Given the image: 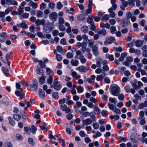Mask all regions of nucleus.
<instances>
[{"mask_svg":"<svg viewBox=\"0 0 147 147\" xmlns=\"http://www.w3.org/2000/svg\"><path fill=\"white\" fill-rule=\"evenodd\" d=\"M106 30L104 29H102V30H99L98 32V33L99 34H102L103 36H105L106 34Z\"/></svg>","mask_w":147,"mask_h":147,"instance_id":"36","label":"nucleus"},{"mask_svg":"<svg viewBox=\"0 0 147 147\" xmlns=\"http://www.w3.org/2000/svg\"><path fill=\"white\" fill-rule=\"evenodd\" d=\"M115 41V38L113 37H108L106 38V40L104 42V44L107 46L108 44H110Z\"/></svg>","mask_w":147,"mask_h":147,"instance_id":"4","label":"nucleus"},{"mask_svg":"<svg viewBox=\"0 0 147 147\" xmlns=\"http://www.w3.org/2000/svg\"><path fill=\"white\" fill-rule=\"evenodd\" d=\"M113 111L118 114H121V111L120 109L116 108H115V109Z\"/></svg>","mask_w":147,"mask_h":147,"instance_id":"55","label":"nucleus"},{"mask_svg":"<svg viewBox=\"0 0 147 147\" xmlns=\"http://www.w3.org/2000/svg\"><path fill=\"white\" fill-rule=\"evenodd\" d=\"M102 60L100 59H99L97 60L96 61V65H97V66L98 67H100V65L102 63Z\"/></svg>","mask_w":147,"mask_h":147,"instance_id":"37","label":"nucleus"},{"mask_svg":"<svg viewBox=\"0 0 147 147\" xmlns=\"http://www.w3.org/2000/svg\"><path fill=\"white\" fill-rule=\"evenodd\" d=\"M21 27L24 29L27 28L28 27L27 25L26 24V22L23 21L21 24Z\"/></svg>","mask_w":147,"mask_h":147,"instance_id":"28","label":"nucleus"},{"mask_svg":"<svg viewBox=\"0 0 147 147\" xmlns=\"http://www.w3.org/2000/svg\"><path fill=\"white\" fill-rule=\"evenodd\" d=\"M108 114V112L106 111H102L101 112V114L103 117H105L107 116Z\"/></svg>","mask_w":147,"mask_h":147,"instance_id":"43","label":"nucleus"},{"mask_svg":"<svg viewBox=\"0 0 147 147\" xmlns=\"http://www.w3.org/2000/svg\"><path fill=\"white\" fill-rule=\"evenodd\" d=\"M109 18V15L107 14H106L104 15V16L102 17V20L103 19L105 20H108Z\"/></svg>","mask_w":147,"mask_h":147,"instance_id":"61","label":"nucleus"},{"mask_svg":"<svg viewBox=\"0 0 147 147\" xmlns=\"http://www.w3.org/2000/svg\"><path fill=\"white\" fill-rule=\"evenodd\" d=\"M81 30L84 33H87L88 32V28L87 26H84L82 27Z\"/></svg>","mask_w":147,"mask_h":147,"instance_id":"23","label":"nucleus"},{"mask_svg":"<svg viewBox=\"0 0 147 147\" xmlns=\"http://www.w3.org/2000/svg\"><path fill=\"white\" fill-rule=\"evenodd\" d=\"M70 63L72 66H76L78 64L79 61L77 60H74L72 59L71 60Z\"/></svg>","mask_w":147,"mask_h":147,"instance_id":"15","label":"nucleus"},{"mask_svg":"<svg viewBox=\"0 0 147 147\" xmlns=\"http://www.w3.org/2000/svg\"><path fill=\"white\" fill-rule=\"evenodd\" d=\"M146 23V21L145 20L143 19L141 20L140 23V24L142 26H144L145 24Z\"/></svg>","mask_w":147,"mask_h":147,"instance_id":"62","label":"nucleus"},{"mask_svg":"<svg viewBox=\"0 0 147 147\" xmlns=\"http://www.w3.org/2000/svg\"><path fill=\"white\" fill-rule=\"evenodd\" d=\"M16 139L22 141L23 140V137L19 134H16Z\"/></svg>","mask_w":147,"mask_h":147,"instance_id":"26","label":"nucleus"},{"mask_svg":"<svg viewBox=\"0 0 147 147\" xmlns=\"http://www.w3.org/2000/svg\"><path fill=\"white\" fill-rule=\"evenodd\" d=\"M9 122L10 125L12 126H13L15 124V121L13 120L12 117H8Z\"/></svg>","mask_w":147,"mask_h":147,"instance_id":"24","label":"nucleus"},{"mask_svg":"<svg viewBox=\"0 0 147 147\" xmlns=\"http://www.w3.org/2000/svg\"><path fill=\"white\" fill-rule=\"evenodd\" d=\"M15 94L17 96H19L20 98H23L24 97L25 94L24 93L20 94V92H17V91L15 92Z\"/></svg>","mask_w":147,"mask_h":147,"instance_id":"25","label":"nucleus"},{"mask_svg":"<svg viewBox=\"0 0 147 147\" xmlns=\"http://www.w3.org/2000/svg\"><path fill=\"white\" fill-rule=\"evenodd\" d=\"M99 124L97 122L94 123L93 125V127L94 129H97L98 128Z\"/></svg>","mask_w":147,"mask_h":147,"instance_id":"50","label":"nucleus"},{"mask_svg":"<svg viewBox=\"0 0 147 147\" xmlns=\"http://www.w3.org/2000/svg\"><path fill=\"white\" fill-rule=\"evenodd\" d=\"M94 109L95 111L97 114L99 115L100 113V110L97 105H95L94 106Z\"/></svg>","mask_w":147,"mask_h":147,"instance_id":"14","label":"nucleus"},{"mask_svg":"<svg viewBox=\"0 0 147 147\" xmlns=\"http://www.w3.org/2000/svg\"><path fill=\"white\" fill-rule=\"evenodd\" d=\"M53 29L52 26L49 22L44 24L43 26V30L44 32L47 33L51 32Z\"/></svg>","mask_w":147,"mask_h":147,"instance_id":"3","label":"nucleus"},{"mask_svg":"<svg viewBox=\"0 0 147 147\" xmlns=\"http://www.w3.org/2000/svg\"><path fill=\"white\" fill-rule=\"evenodd\" d=\"M143 44V42L142 40H137L136 42V45L137 47H141Z\"/></svg>","mask_w":147,"mask_h":147,"instance_id":"16","label":"nucleus"},{"mask_svg":"<svg viewBox=\"0 0 147 147\" xmlns=\"http://www.w3.org/2000/svg\"><path fill=\"white\" fill-rule=\"evenodd\" d=\"M37 129L36 127L33 125H32L31 127L29 128V130L30 131H32L33 132V134H34L35 131H36Z\"/></svg>","mask_w":147,"mask_h":147,"instance_id":"39","label":"nucleus"},{"mask_svg":"<svg viewBox=\"0 0 147 147\" xmlns=\"http://www.w3.org/2000/svg\"><path fill=\"white\" fill-rule=\"evenodd\" d=\"M130 83L132 85L133 87L135 89H138L140 88V87H139V86H138L136 84V83H132V82H131Z\"/></svg>","mask_w":147,"mask_h":147,"instance_id":"33","label":"nucleus"},{"mask_svg":"<svg viewBox=\"0 0 147 147\" xmlns=\"http://www.w3.org/2000/svg\"><path fill=\"white\" fill-rule=\"evenodd\" d=\"M63 5L61 2H59L57 3V7L58 9H61L63 7Z\"/></svg>","mask_w":147,"mask_h":147,"instance_id":"41","label":"nucleus"},{"mask_svg":"<svg viewBox=\"0 0 147 147\" xmlns=\"http://www.w3.org/2000/svg\"><path fill=\"white\" fill-rule=\"evenodd\" d=\"M42 68V67H40L38 66H37L36 69V72L37 74L38 75L44 76V74H42V72L40 70Z\"/></svg>","mask_w":147,"mask_h":147,"instance_id":"17","label":"nucleus"},{"mask_svg":"<svg viewBox=\"0 0 147 147\" xmlns=\"http://www.w3.org/2000/svg\"><path fill=\"white\" fill-rule=\"evenodd\" d=\"M53 77L51 76H50L47 79V82L49 84H51L53 82Z\"/></svg>","mask_w":147,"mask_h":147,"instance_id":"30","label":"nucleus"},{"mask_svg":"<svg viewBox=\"0 0 147 147\" xmlns=\"http://www.w3.org/2000/svg\"><path fill=\"white\" fill-rule=\"evenodd\" d=\"M77 91L79 93H81L83 92L84 89L82 87L79 86L77 88Z\"/></svg>","mask_w":147,"mask_h":147,"instance_id":"29","label":"nucleus"},{"mask_svg":"<svg viewBox=\"0 0 147 147\" xmlns=\"http://www.w3.org/2000/svg\"><path fill=\"white\" fill-rule=\"evenodd\" d=\"M66 57L68 59H71L73 57V54L71 53H67L66 54Z\"/></svg>","mask_w":147,"mask_h":147,"instance_id":"42","label":"nucleus"},{"mask_svg":"<svg viewBox=\"0 0 147 147\" xmlns=\"http://www.w3.org/2000/svg\"><path fill=\"white\" fill-rule=\"evenodd\" d=\"M120 89L119 86L117 85L113 86L111 89L112 94L115 96H118L119 93Z\"/></svg>","mask_w":147,"mask_h":147,"instance_id":"2","label":"nucleus"},{"mask_svg":"<svg viewBox=\"0 0 147 147\" xmlns=\"http://www.w3.org/2000/svg\"><path fill=\"white\" fill-rule=\"evenodd\" d=\"M72 129V127L71 125H70V128L67 127L66 128V131L67 133L69 134H71V130Z\"/></svg>","mask_w":147,"mask_h":147,"instance_id":"40","label":"nucleus"},{"mask_svg":"<svg viewBox=\"0 0 147 147\" xmlns=\"http://www.w3.org/2000/svg\"><path fill=\"white\" fill-rule=\"evenodd\" d=\"M118 68L119 70H120V73L122 74L123 72L125 70V69L126 68L125 67H118Z\"/></svg>","mask_w":147,"mask_h":147,"instance_id":"51","label":"nucleus"},{"mask_svg":"<svg viewBox=\"0 0 147 147\" xmlns=\"http://www.w3.org/2000/svg\"><path fill=\"white\" fill-rule=\"evenodd\" d=\"M45 81V78L43 76H41L39 78V82L41 84H43Z\"/></svg>","mask_w":147,"mask_h":147,"instance_id":"27","label":"nucleus"},{"mask_svg":"<svg viewBox=\"0 0 147 147\" xmlns=\"http://www.w3.org/2000/svg\"><path fill=\"white\" fill-rule=\"evenodd\" d=\"M77 69L80 72H86L90 69V68L89 67L87 68L84 66H81L78 67Z\"/></svg>","mask_w":147,"mask_h":147,"instance_id":"9","label":"nucleus"},{"mask_svg":"<svg viewBox=\"0 0 147 147\" xmlns=\"http://www.w3.org/2000/svg\"><path fill=\"white\" fill-rule=\"evenodd\" d=\"M66 99L65 98H63L62 99H60L59 101V104H64L65 103Z\"/></svg>","mask_w":147,"mask_h":147,"instance_id":"52","label":"nucleus"},{"mask_svg":"<svg viewBox=\"0 0 147 147\" xmlns=\"http://www.w3.org/2000/svg\"><path fill=\"white\" fill-rule=\"evenodd\" d=\"M90 101L94 103H96L98 102L97 100L95 98L93 97H90Z\"/></svg>","mask_w":147,"mask_h":147,"instance_id":"57","label":"nucleus"},{"mask_svg":"<svg viewBox=\"0 0 147 147\" xmlns=\"http://www.w3.org/2000/svg\"><path fill=\"white\" fill-rule=\"evenodd\" d=\"M92 8L89 7L86 10V12H85V14L87 15L88 14L90 13L92 11Z\"/></svg>","mask_w":147,"mask_h":147,"instance_id":"47","label":"nucleus"},{"mask_svg":"<svg viewBox=\"0 0 147 147\" xmlns=\"http://www.w3.org/2000/svg\"><path fill=\"white\" fill-rule=\"evenodd\" d=\"M92 51L93 52V54L95 56H97L98 54V47L96 45H93L92 47Z\"/></svg>","mask_w":147,"mask_h":147,"instance_id":"10","label":"nucleus"},{"mask_svg":"<svg viewBox=\"0 0 147 147\" xmlns=\"http://www.w3.org/2000/svg\"><path fill=\"white\" fill-rule=\"evenodd\" d=\"M57 14L56 12H53L50 13L49 15V18L50 20L54 22L57 20Z\"/></svg>","mask_w":147,"mask_h":147,"instance_id":"7","label":"nucleus"},{"mask_svg":"<svg viewBox=\"0 0 147 147\" xmlns=\"http://www.w3.org/2000/svg\"><path fill=\"white\" fill-rule=\"evenodd\" d=\"M43 12L41 11H38L37 13L36 16L38 18L42 17V16Z\"/></svg>","mask_w":147,"mask_h":147,"instance_id":"35","label":"nucleus"},{"mask_svg":"<svg viewBox=\"0 0 147 147\" xmlns=\"http://www.w3.org/2000/svg\"><path fill=\"white\" fill-rule=\"evenodd\" d=\"M132 16L131 13L129 12H127L126 13L127 18L129 19Z\"/></svg>","mask_w":147,"mask_h":147,"instance_id":"63","label":"nucleus"},{"mask_svg":"<svg viewBox=\"0 0 147 147\" xmlns=\"http://www.w3.org/2000/svg\"><path fill=\"white\" fill-rule=\"evenodd\" d=\"M79 59H80L81 63L82 64H84L86 62V59L85 58L83 55H80L79 57Z\"/></svg>","mask_w":147,"mask_h":147,"instance_id":"13","label":"nucleus"},{"mask_svg":"<svg viewBox=\"0 0 147 147\" xmlns=\"http://www.w3.org/2000/svg\"><path fill=\"white\" fill-rule=\"evenodd\" d=\"M1 69L3 72L6 76L9 75V69L5 67H2Z\"/></svg>","mask_w":147,"mask_h":147,"instance_id":"12","label":"nucleus"},{"mask_svg":"<svg viewBox=\"0 0 147 147\" xmlns=\"http://www.w3.org/2000/svg\"><path fill=\"white\" fill-rule=\"evenodd\" d=\"M45 92L42 89H40L39 92V94L40 96L42 98H44L45 97Z\"/></svg>","mask_w":147,"mask_h":147,"instance_id":"18","label":"nucleus"},{"mask_svg":"<svg viewBox=\"0 0 147 147\" xmlns=\"http://www.w3.org/2000/svg\"><path fill=\"white\" fill-rule=\"evenodd\" d=\"M105 57L106 58L109 59L111 61H113L114 60L113 56L112 55H109V54L107 53Z\"/></svg>","mask_w":147,"mask_h":147,"instance_id":"20","label":"nucleus"},{"mask_svg":"<svg viewBox=\"0 0 147 147\" xmlns=\"http://www.w3.org/2000/svg\"><path fill=\"white\" fill-rule=\"evenodd\" d=\"M39 63L40 66L41 67H42V68H46V66L44 64V63L42 60H40L39 61Z\"/></svg>","mask_w":147,"mask_h":147,"instance_id":"38","label":"nucleus"},{"mask_svg":"<svg viewBox=\"0 0 147 147\" xmlns=\"http://www.w3.org/2000/svg\"><path fill=\"white\" fill-rule=\"evenodd\" d=\"M29 5L32 6L33 8L34 9L36 8L37 6V4L36 3L32 1L29 3Z\"/></svg>","mask_w":147,"mask_h":147,"instance_id":"22","label":"nucleus"},{"mask_svg":"<svg viewBox=\"0 0 147 147\" xmlns=\"http://www.w3.org/2000/svg\"><path fill=\"white\" fill-rule=\"evenodd\" d=\"M24 7L21 6H19L18 9V13L19 15H21L24 12Z\"/></svg>","mask_w":147,"mask_h":147,"instance_id":"19","label":"nucleus"},{"mask_svg":"<svg viewBox=\"0 0 147 147\" xmlns=\"http://www.w3.org/2000/svg\"><path fill=\"white\" fill-rule=\"evenodd\" d=\"M80 135L82 137H85L86 136V134L84 131H80Z\"/></svg>","mask_w":147,"mask_h":147,"instance_id":"64","label":"nucleus"},{"mask_svg":"<svg viewBox=\"0 0 147 147\" xmlns=\"http://www.w3.org/2000/svg\"><path fill=\"white\" fill-rule=\"evenodd\" d=\"M87 22L88 23L90 24H91V23L94 22L93 21V19L91 17H88L87 19Z\"/></svg>","mask_w":147,"mask_h":147,"instance_id":"53","label":"nucleus"},{"mask_svg":"<svg viewBox=\"0 0 147 147\" xmlns=\"http://www.w3.org/2000/svg\"><path fill=\"white\" fill-rule=\"evenodd\" d=\"M45 22V20L42 19L41 20L38 19L35 21V23L36 26H39L40 25H44Z\"/></svg>","mask_w":147,"mask_h":147,"instance_id":"8","label":"nucleus"},{"mask_svg":"<svg viewBox=\"0 0 147 147\" xmlns=\"http://www.w3.org/2000/svg\"><path fill=\"white\" fill-rule=\"evenodd\" d=\"M118 139L120 141L122 140L123 142H125L127 141V138L126 137L124 138L123 137L120 136L118 137Z\"/></svg>","mask_w":147,"mask_h":147,"instance_id":"44","label":"nucleus"},{"mask_svg":"<svg viewBox=\"0 0 147 147\" xmlns=\"http://www.w3.org/2000/svg\"><path fill=\"white\" fill-rule=\"evenodd\" d=\"M56 58L58 61H60L62 60V57L61 55L58 54H57L56 55Z\"/></svg>","mask_w":147,"mask_h":147,"instance_id":"31","label":"nucleus"},{"mask_svg":"<svg viewBox=\"0 0 147 147\" xmlns=\"http://www.w3.org/2000/svg\"><path fill=\"white\" fill-rule=\"evenodd\" d=\"M128 4L129 6H132V7H134L135 5V4L130 0L128 1Z\"/></svg>","mask_w":147,"mask_h":147,"instance_id":"60","label":"nucleus"},{"mask_svg":"<svg viewBox=\"0 0 147 147\" xmlns=\"http://www.w3.org/2000/svg\"><path fill=\"white\" fill-rule=\"evenodd\" d=\"M129 23V19L125 18L121 20L120 25L122 26V28H124L125 26H127Z\"/></svg>","mask_w":147,"mask_h":147,"instance_id":"5","label":"nucleus"},{"mask_svg":"<svg viewBox=\"0 0 147 147\" xmlns=\"http://www.w3.org/2000/svg\"><path fill=\"white\" fill-rule=\"evenodd\" d=\"M92 121L90 118H87L86 120H84L82 121V123L83 125H90L92 123Z\"/></svg>","mask_w":147,"mask_h":147,"instance_id":"11","label":"nucleus"},{"mask_svg":"<svg viewBox=\"0 0 147 147\" xmlns=\"http://www.w3.org/2000/svg\"><path fill=\"white\" fill-rule=\"evenodd\" d=\"M109 101L111 103H113L114 104H116L117 101L115 98H110L109 99Z\"/></svg>","mask_w":147,"mask_h":147,"instance_id":"58","label":"nucleus"},{"mask_svg":"<svg viewBox=\"0 0 147 147\" xmlns=\"http://www.w3.org/2000/svg\"><path fill=\"white\" fill-rule=\"evenodd\" d=\"M111 32L112 34H114L116 30V28L115 27L112 26L110 28Z\"/></svg>","mask_w":147,"mask_h":147,"instance_id":"59","label":"nucleus"},{"mask_svg":"<svg viewBox=\"0 0 147 147\" xmlns=\"http://www.w3.org/2000/svg\"><path fill=\"white\" fill-rule=\"evenodd\" d=\"M64 20L63 18H60L59 19V25H62L64 23Z\"/></svg>","mask_w":147,"mask_h":147,"instance_id":"48","label":"nucleus"},{"mask_svg":"<svg viewBox=\"0 0 147 147\" xmlns=\"http://www.w3.org/2000/svg\"><path fill=\"white\" fill-rule=\"evenodd\" d=\"M108 106L110 109L112 110L113 111H114V106L113 104L109 103L108 104Z\"/></svg>","mask_w":147,"mask_h":147,"instance_id":"49","label":"nucleus"},{"mask_svg":"<svg viewBox=\"0 0 147 147\" xmlns=\"http://www.w3.org/2000/svg\"><path fill=\"white\" fill-rule=\"evenodd\" d=\"M28 142L29 144L32 145H34L35 144V142L33 140V139L32 138H29L28 139Z\"/></svg>","mask_w":147,"mask_h":147,"instance_id":"32","label":"nucleus"},{"mask_svg":"<svg viewBox=\"0 0 147 147\" xmlns=\"http://www.w3.org/2000/svg\"><path fill=\"white\" fill-rule=\"evenodd\" d=\"M59 30L60 31H64L65 30V26L62 25H59Z\"/></svg>","mask_w":147,"mask_h":147,"instance_id":"45","label":"nucleus"},{"mask_svg":"<svg viewBox=\"0 0 147 147\" xmlns=\"http://www.w3.org/2000/svg\"><path fill=\"white\" fill-rule=\"evenodd\" d=\"M88 43V45L89 47H92V46H93V45L94 43V41L93 40V39H92L89 40Z\"/></svg>","mask_w":147,"mask_h":147,"instance_id":"34","label":"nucleus"},{"mask_svg":"<svg viewBox=\"0 0 147 147\" xmlns=\"http://www.w3.org/2000/svg\"><path fill=\"white\" fill-rule=\"evenodd\" d=\"M38 83L36 80L34 79L33 80V84L30 85V87L33 91H36L38 89Z\"/></svg>","mask_w":147,"mask_h":147,"instance_id":"6","label":"nucleus"},{"mask_svg":"<svg viewBox=\"0 0 147 147\" xmlns=\"http://www.w3.org/2000/svg\"><path fill=\"white\" fill-rule=\"evenodd\" d=\"M73 116L71 113H69L67 115L66 117L67 119L69 120H71L73 118Z\"/></svg>","mask_w":147,"mask_h":147,"instance_id":"56","label":"nucleus"},{"mask_svg":"<svg viewBox=\"0 0 147 147\" xmlns=\"http://www.w3.org/2000/svg\"><path fill=\"white\" fill-rule=\"evenodd\" d=\"M13 117L16 121H19L21 119V117L19 115L15 114L13 115Z\"/></svg>","mask_w":147,"mask_h":147,"instance_id":"21","label":"nucleus"},{"mask_svg":"<svg viewBox=\"0 0 147 147\" xmlns=\"http://www.w3.org/2000/svg\"><path fill=\"white\" fill-rule=\"evenodd\" d=\"M46 6V4L44 3H42L40 6V9L42 10H43L45 9Z\"/></svg>","mask_w":147,"mask_h":147,"instance_id":"54","label":"nucleus"},{"mask_svg":"<svg viewBox=\"0 0 147 147\" xmlns=\"http://www.w3.org/2000/svg\"><path fill=\"white\" fill-rule=\"evenodd\" d=\"M51 88H54L56 90H58L61 89V85L60 82L58 81V79L56 78L54 80L53 84L51 86Z\"/></svg>","mask_w":147,"mask_h":147,"instance_id":"1","label":"nucleus"},{"mask_svg":"<svg viewBox=\"0 0 147 147\" xmlns=\"http://www.w3.org/2000/svg\"><path fill=\"white\" fill-rule=\"evenodd\" d=\"M59 94L57 92H55L52 93V96L53 98H55L58 96Z\"/></svg>","mask_w":147,"mask_h":147,"instance_id":"46","label":"nucleus"}]
</instances>
